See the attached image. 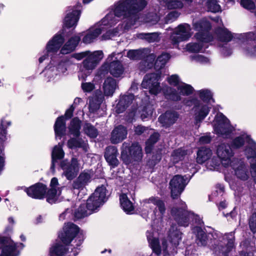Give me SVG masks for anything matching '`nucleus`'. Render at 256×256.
<instances>
[{
    "label": "nucleus",
    "instance_id": "f257e3e1",
    "mask_svg": "<svg viewBox=\"0 0 256 256\" xmlns=\"http://www.w3.org/2000/svg\"><path fill=\"white\" fill-rule=\"evenodd\" d=\"M146 0H120L114 12L116 16L126 19V26H133L138 20V13L146 6Z\"/></svg>",
    "mask_w": 256,
    "mask_h": 256
},
{
    "label": "nucleus",
    "instance_id": "f03ea898",
    "mask_svg": "<svg viewBox=\"0 0 256 256\" xmlns=\"http://www.w3.org/2000/svg\"><path fill=\"white\" fill-rule=\"evenodd\" d=\"M108 192L106 186L102 184L98 186L89 196L86 204H82L74 214L77 219H82L90 214L98 208L104 204L108 199Z\"/></svg>",
    "mask_w": 256,
    "mask_h": 256
},
{
    "label": "nucleus",
    "instance_id": "7ed1b4c3",
    "mask_svg": "<svg viewBox=\"0 0 256 256\" xmlns=\"http://www.w3.org/2000/svg\"><path fill=\"white\" fill-rule=\"evenodd\" d=\"M143 158L141 146L138 142H134L130 145L122 144L121 148L120 158L126 165H134L140 162Z\"/></svg>",
    "mask_w": 256,
    "mask_h": 256
},
{
    "label": "nucleus",
    "instance_id": "20e7f679",
    "mask_svg": "<svg viewBox=\"0 0 256 256\" xmlns=\"http://www.w3.org/2000/svg\"><path fill=\"white\" fill-rule=\"evenodd\" d=\"M58 238L66 246H68L76 238V246H80L86 238L83 230H81L78 226L72 222H68L63 227L62 230L58 234Z\"/></svg>",
    "mask_w": 256,
    "mask_h": 256
},
{
    "label": "nucleus",
    "instance_id": "39448f33",
    "mask_svg": "<svg viewBox=\"0 0 256 256\" xmlns=\"http://www.w3.org/2000/svg\"><path fill=\"white\" fill-rule=\"evenodd\" d=\"M82 5L79 2H77L76 4L74 6H70L68 8V10L71 11L68 13L64 20V24L62 32L60 34L64 36L66 28H74L80 19L82 13Z\"/></svg>",
    "mask_w": 256,
    "mask_h": 256
},
{
    "label": "nucleus",
    "instance_id": "423d86ee",
    "mask_svg": "<svg viewBox=\"0 0 256 256\" xmlns=\"http://www.w3.org/2000/svg\"><path fill=\"white\" fill-rule=\"evenodd\" d=\"M162 72H152L146 74L142 82V86L149 90L150 94L156 96L160 92V80Z\"/></svg>",
    "mask_w": 256,
    "mask_h": 256
},
{
    "label": "nucleus",
    "instance_id": "0eeeda50",
    "mask_svg": "<svg viewBox=\"0 0 256 256\" xmlns=\"http://www.w3.org/2000/svg\"><path fill=\"white\" fill-rule=\"evenodd\" d=\"M79 165L78 158L75 157H72L70 162L64 159L60 162V166L64 171L63 174L68 180H73L77 176L80 170Z\"/></svg>",
    "mask_w": 256,
    "mask_h": 256
},
{
    "label": "nucleus",
    "instance_id": "6e6552de",
    "mask_svg": "<svg viewBox=\"0 0 256 256\" xmlns=\"http://www.w3.org/2000/svg\"><path fill=\"white\" fill-rule=\"evenodd\" d=\"M0 256H18L17 243L14 242L10 237L0 236Z\"/></svg>",
    "mask_w": 256,
    "mask_h": 256
},
{
    "label": "nucleus",
    "instance_id": "1a4fd4ad",
    "mask_svg": "<svg viewBox=\"0 0 256 256\" xmlns=\"http://www.w3.org/2000/svg\"><path fill=\"white\" fill-rule=\"evenodd\" d=\"M64 42V38L61 34H56L48 42L46 50V54L38 58L40 63H42L48 56V54L50 53H56L62 46Z\"/></svg>",
    "mask_w": 256,
    "mask_h": 256
},
{
    "label": "nucleus",
    "instance_id": "9d476101",
    "mask_svg": "<svg viewBox=\"0 0 256 256\" xmlns=\"http://www.w3.org/2000/svg\"><path fill=\"white\" fill-rule=\"evenodd\" d=\"M186 180L181 175L176 174L170 182L171 198L178 199L186 185Z\"/></svg>",
    "mask_w": 256,
    "mask_h": 256
},
{
    "label": "nucleus",
    "instance_id": "9b49d317",
    "mask_svg": "<svg viewBox=\"0 0 256 256\" xmlns=\"http://www.w3.org/2000/svg\"><path fill=\"white\" fill-rule=\"evenodd\" d=\"M190 25L187 24H179L174 30V34L170 38L173 44H178L181 42L188 40L191 36Z\"/></svg>",
    "mask_w": 256,
    "mask_h": 256
},
{
    "label": "nucleus",
    "instance_id": "f8f14e48",
    "mask_svg": "<svg viewBox=\"0 0 256 256\" xmlns=\"http://www.w3.org/2000/svg\"><path fill=\"white\" fill-rule=\"evenodd\" d=\"M48 190L46 184L38 182L28 188H24V192L27 195L32 198L36 200H43L44 198L45 192Z\"/></svg>",
    "mask_w": 256,
    "mask_h": 256
},
{
    "label": "nucleus",
    "instance_id": "ddd939ff",
    "mask_svg": "<svg viewBox=\"0 0 256 256\" xmlns=\"http://www.w3.org/2000/svg\"><path fill=\"white\" fill-rule=\"evenodd\" d=\"M171 214L178 225L183 226H188L190 216L194 214L182 208H172Z\"/></svg>",
    "mask_w": 256,
    "mask_h": 256
},
{
    "label": "nucleus",
    "instance_id": "4468645a",
    "mask_svg": "<svg viewBox=\"0 0 256 256\" xmlns=\"http://www.w3.org/2000/svg\"><path fill=\"white\" fill-rule=\"evenodd\" d=\"M216 154L222 164L226 167L230 163V158L233 156L234 152L229 144H222L217 147Z\"/></svg>",
    "mask_w": 256,
    "mask_h": 256
},
{
    "label": "nucleus",
    "instance_id": "2eb2a0df",
    "mask_svg": "<svg viewBox=\"0 0 256 256\" xmlns=\"http://www.w3.org/2000/svg\"><path fill=\"white\" fill-rule=\"evenodd\" d=\"M103 57L104 54L102 50H96L90 52L83 61L84 68L86 70H94Z\"/></svg>",
    "mask_w": 256,
    "mask_h": 256
},
{
    "label": "nucleus",
    "instance_id": "dca6fc26",
    "mask_svg": "<svg viewBox=\"0 0 256 256\" xmlns=\"http://www.w3.org/2000/svg\"><path fill=\"white\" fill-rule=\"evenodd\" d=\"M179 117V114L176 111L167 110L158 118L159 122L166 128L174 124Z\"/></svg>",
    "mask_w": 256,
    "mask_h": 256
},
{
    "label": "nucleus",
    "instance_id": "f3484780",
    "mask_svg": "<svg viewBox=\"0 0 256 256\" xmlns=\"http://www.w3.org/2000/svg\"><path fill=\"white\" fill-rule=\"evenodd\" d=\"M217 122L218 126L214 128L217 134L228 136L232 133V130L230 126V121L224 115L221 114Z\"/></svg>",
    "mask_w": 256,
    "mask_h": 256
},
{
    "label": "nucleus",
    "instance_id": "a211bd4d",
    "mask_svg": "<svg viewBox=\"0 0 256 256\" xmlns=\"http://www.w3.org/2000/svg\"><path fill=\"white\" fill-rule=\"evenodd\" d=\"M81 40L80 36L74 35L70 37L67 42L61 46L60 54H66L74 52Z\"/></svg>",
    "mask_w": 256,
    "mask_h": 256
},
{
    "label": "nucleus",
    "instance_id": "6ab92c4d",
    "mask_svg": "<svg viewBox=\"0 0 256 256\" xmlns=\"http://www.w3.org/2000/svg\"><path fill=\"white\" fill-rule=\"evenodd\" d=\"M91 176L85 170L81 172L78 177L73 181L72 188L74 190H82L90 182Z\"/></svg>",
    "mask_w": 256,
    "mask_h": 256
},
{
    "label": "nucleus",
    "instance_id": "aec40b11",
    "mask_svg": "<svg viewBox=\"0 0 256 256\" xmlns=\"http://www.w3.org/2000/svg\"><path fill=\"white\" fill-rule=\"evenodd\" d=\"M128 131L126 128L120 124L115 127L111 133L110 142L113 144L122 142L126 138Z\"/></svg>",
    "mask_w": 256,
    "mask_h": 256
},
{
    "label": "nucleus",
    "instance_id": "412c9836",
    "mask_svg": "<svg viewBox=\"0 0 256 256\" xmlns=\"http://www.w3.org/2000/svg\"><path fill=\"white\" fill-rule=\"evenodd\" d=\"M134 96L132 94L120 95L118 103L116 106V112L117 114L124 112L132 104L134 100Z\"/></svg>",
    "mask_w": 256,
    "mask_h": 256
},
{
    "label": "nucleus",
    "instance_id": "4be33fe9",
    "mask_svg": "<svg viewBox=\"0 0 256 256\" xmlns=\"http://www.w3.org/2000/svg\"><path fill=\"white\" fill-rule=\"evenodd\" d=\"M118 154V149L114 146H108L106 148L104 157L109 165L116 167L118 166L119 162L116 158Z\"/></svg>",
    "mask_w": 256,
    "mask_h": 256
},
{
    "label": "nucleus",
    "instance_id": "5701e85b",
    "mask_svg": "<svg viewBox=\"0 0 256 256\" xmlns=\"http://www.w3.org/2000/svg\"><path fill=\"white\" fill-rule=\"evenodd\" d=\"M56 137L61 139L66 135V120L63 115L58 117L54 126Z\"/></svg>",
    "mask_w": 256,
    "mask_h": 256
},
{
    "label": "nucleus",
    "instance_id": "b1692460",
    "mask_svg": "<svg viewBox=\"0 0 256 256\" xmlns=\"http://www.w3.org/2000/svg\"><path fill=\"white\" fill-rule=\"evenodd\" d=\"M245 154L248 160L252 159L250 162L252 174L256 184V144L252 146H247L245 149Z\"/></svg>",
    "mask_w": 256,
    "mask_h": 256
},
{
    "label": "nucleus",
    "instance_id": "393cba45",
    "mask_svg": "<svg viewBox=\"0 0 256 256\" xmlns=\"http://www.w3.org/2000/svg\"><path fill=\"white\" fill-rule=\"evenodd\" d=\"M120 202L123 210L128 214H134V206L126 194L122 193L120 196Z\"/></svg>",
    "mask_w": 256,
    "mask_h": 256
},
{
    "label": "nucleus",
    "instance_id": "a878e982",
    "mask_svg": "<svg viewBox=\"0 0 256 256\" xmlns=\"http://www.w3.org/2000/svg\"><path fill=\"white\" fill-rule=\"evenodd\" d=\"M170 58V56L169 54L163 52L157 58L154 64L153 63L150 64V68L154 66L156 72H162V69L165 66L166 64L168 62Z\"/></svg>",
    "mask_w": 256,
    "mask_h": 256
},
{
    "label": "nucleus",
    "instance_id": "bb28decb",
    "mask_svg": "<svg viewBox=\"0 0 256 256\" xmlns=\"http://www.w3.org/2000/svg\"><path fill=\"white\" fill-rule=\"evenodd\" d=\"M82 122V120L77 116L74 117L70 120L68 126L69 133L75 138H79L80 136Z\"/></svg>",
    "mask_w": 256,
    "mask_h": 256
},
{
    "label": "nucleus",
    "instance_id": "cd10ccee",
    "mask_svg": "<svg viewBox=\"0 0 256 256\" xmlns=\"http://www.w3.org/2000/svg\"><path fill=\"white\" fill-rule=\"evenodd\" d=\"M110 74L116 78H118L121 76L124 72V68L122 62L118 60H114L108 64Z\"/></svg>",
    "mask_w": 256,
    "mask_h": 256
},
{
    "label": "nucleus",
    "instance_id": "c85d7f7f",
    "mask_svg": "<svg viewBox=\"0 0 256 256\" xmlns=\"http://www.w3.org/2000/svg\"><path fill=\"white\" fill-rule=\"evenodd\" d=\"M218 40L221 42H228L234 38L232 33L225 28L218 27L216 30Z\"/></svg>",
    "mask_w": 256,
    "mask_h": 256
},
{
    "label": "nucleus",
    "instance_id": "c756f323",
    "mask_svg": "<svg viewBox=\"0 0 256 256\" xmlns=\"http://www.w3.org/2000/svg\"><path fill=\"white\" fill-rule=\"evenodd\" d=\"M67 246L57 242L52 246L49 250L50 256H64L68 250Z\"/></svg>",
    "mask_w": 256,
    "mask_h": 256
},
{
    "label": "nucleus",
    "instance_id": "7c9ffc66",
    "mask_svg": "<svg viewBox=\"0 0 256 256\" xmlns=\"http://www.w3.org/2000/svg\"><path fill=\"white\" fill-rule=\"evenodd\" d=\"M116 86V80L112 77H108L103 84L104 93L106 96H110L114 93Z\"/></svg>",
    "mask_w": 256,
    "mask_h": 256
},
{
    "label": "nucleus",
    "instance_id": "2f4dec72",
    "mask_svg": "<svg viewBox=\"0 0 256 256\" xmlns=\"http://www.w3.org/2000/svg\"><path fill=\"white\" fill-rule=\"evenodd\" d=\"M212 154V152L210 148L205 146L201 147L197 152V162L200 164H204L210 158Z\"/></svg>",
    "mask_w": 256,
    "mask_h": 256
},
{
    "label": "nucleus",
    "instance_id": "473e14b6",
    "mask_svg": "<svg viewBox=\"0 0 256 256\" xmlns=\"http://www.w3.org/2000/svg\"><path fill=\"white\" fill-rule=\"evenodd\" d=\"M192 26L194 29L198 32L210 31L212 28L210 22L206 18H202L196 22L193 21Z\"/></svg>",
    "mask_w": 256,
    "mask_h": 256
},
{
    "label": "nucleus",
    "instance_id": "72a5a7b5",
    "mask_svg": "<svg viewBox=\"0 0 256 256\" xmlns=\"http://www.w3.org/2000/svg\"><path fill=\"white\" fill-rule=\"evenodd\" d=\"M164 97L168 100L178 102L181 100V96L177 90L173 88L168 86L164 92Z\"/></svg>",
    "mask_w": 256,
    "mask_h": 256
},
{
    "label": "nucleus",
    "instance_id": "f704fd0d",
    "mask_svg": "<svg viewBox=\"0 0 256 256\" xmlns=\"http://www.w3.org/2000/svg\"><path fill=\"white\" fill-rule=\"evenodd\" d=\"M245 138L247 140L248 142H250V141L253 142V140L251 138L250 136L246 135L244 138V135H240L236 137L232 140L230 145V146L231 148L234 149H238L244 144Z\"/></svg>",
    "mask_w": 256,
    "mask_h": 256
},
{
    "label": "nucleus",
    "instance_id": "c9c22d12",
    "mask_svg": "<svg viewBox=\"0 0 256 256\" xmlns=\"http://www.w3.org/2000/svg\"><path fill=\"white\" fill-rule=\"evenodd\" d=\"M199 110L196 113L195 120L196 122H202L209 114L210 107L207 104L200 105Z\"/></svg>",
    "mask_w": 256,
    "mask_h": 256
},
{
    "label": "nucleus",
    "instance_id": "e433bc0d",
    "mask_svg": "<svg viewBox=\"0 0 256 256\" xmlns=\"http://www.w3.org/2000/svg\"><path fill=\"white\" fill-rule=\"evenodd\" d=\"M226 243L225 248H223L224 250H221L220 252L224 253L225 256H228V254L234 247L235 238L234 234H232L226 235Z\"/></svg>",
    "mask_w": 256,
    "mask_h": 256
},
{
    "label": "nucleus",
    "instance_id": "4c0bfd02",
    "mask_svg": "<svg viewBox=\"0 0 256 256\" xmlns=\"http://www.w3.org/2000/svg\"><path fill=\"white\" fill-rule=\"evenodd\" d=\"M102 33L100 28H96L92 31L87 33L82 38V41L84 44H88L92 42L93 40L98 38Z\"/></svg>",
    "mask_w": 256,
    "mask_h": 256
},
{
    "label": "nucleus",
    "instance_id": "58836bf2",
    "mask_svg": "<svg viewBox=\"0 0 256 256\" xmlns=\"http://www.w3.org/2000/svg\"><path fill=\"white\" fill-rule=\"evenodd\" d=\"M84 132L91 138H96L98 136V130L90 123L85 122L83 126Z\"/></svg>",
    "mask_w": 256,
    "mask_h": 256
},
{
    "label": "nucleus",
    "instance_id": "ea45409f",
    "mask_svg": "<svg viewBox=\"0 0 256 256\" xmlns=\"http://www.w3.org/2000/svg\"><path fill=\"white\" fill-rule=\"evenodd\" d=\"M195 36L200 42L204 43L211 42L214 40V37L210 31L198 32Z\"/></svg>",
    "mask_w": 256,
    "mask_h": 256
},
{
    "label": "nucleus",
    "instance_id": "a19ab883",
    "mask_svg": "<svg viewBox=\"0 0 256 256\" xmlns=\"http://www.w3.org/2000/svg\"><path fill=\"white\" fill-rule=\"evenodd\" d=\"M57 192L56 188H48L44 194V198H46V202L50 204L56 203L58 200Z\"/></svg>",
    "mask_w": 256,
    "mask_h": 256
},
{
    "label": "nucleus",
    "instance_id": "79ce46f5",
    "mask_svg": "<svg viewBox=\"0 0 256 256\" xmlns=\"http://www.w3.org/2000/svg\"><path fill=\"white\" fill-rule=\"evenodd\" d=\"M177 88L180 96H188L192 94L194 91V88L191 85L186 83L178 86Z\"/></svg>",
    "mask_w": 256,
    "mask_h": 256
},
{
    "label": "nucleus",
    "instance_id": "37998d69",
    "mask_svg": "<svg viewBox=\"0 0 256 256\" xmlns=\"http://www.w3.org/2000/svg\"><path fill=\"white\" fill-rule=\"evenodd\" d=\"M148 241L152 252L158 256H160L162 254V248L158 238H153L150 241Z\"/></svg>",
    "mask_w": 256,
    "mask_h": 256
},
{
    "label": "nucleus",
    "instance_id": "c03bdc74",
    "mask_svg": "<svg viewBox=\"0 0 256 256\" xmlns=\"http://www.w3.org/2000/svg\"><path fill=\"white\" fill-rule=\"evenodd\" d=\"M236 176L242 180H246L248 178V172L244 166H239L234 170Z\"/></svg>",
    "mask_w": 256,
    "mask_h": 256
},
{
    "label": "nucleus",
    "instance_id": "a18cd8bd",
    "mask_svg": "<svg viewBox=\"0 0 256 256\" xmlns=\"http://www.w3.org/2000/svg\"><path fill=\"white\" fill-rule=\"evenodd\" d=\"M198 95L200 98L204 102H208L211 100L214 102V100L212 99V94L211 92L208 90H202L198 91Z\"/></svg>",
    "mask_w": 256,
    "mask_h": 256
},
{
    "label": "nucleus",
    "instance_id": "49530a36",
    "mask_svg": "<svg viewBox=\"0 0 256 256\" xmlns=\"http://www.w3.org/2000/svg\"><path fill=\"white\" fill-rule=\"evenodd\" d=\"M64 156V152L60 146H54L52 153V159L54 160H62Z\"/></svg>",
    "mask_w": 256,
    "mask_h": 256
},
{
    "label": "nucleus",
    "instance_id": "de8ad7c7",
    "mask_svg": "<svg viewBox=\"0 0 256 256\" xmlns=\"http://www.w3.org/2000/svg\"><path fill=\"white\" fill-rule=\"evenodd\" d=\"M158 35L156 32L142 33L140 34L139 38L146 40L148 42H153L158 41Z\"/></svg>",
    "mask_w": 256,
    "mask_h": 256
},
{
    "label": "nucleus",
    "instance_id": "09e8293b",
    "mask_svg": "<svg viewBox=\"0 0 256 256\" xmlns=\"http://www.w3.org/2000/svg\"><path fill=\"white\" fill-rule=\"evenodd\" d=\"M203 46L202 44L194 42L187 44L186 48L187 50L190 52L198 53L202 49Z\"/></svg>",
    "mask_w": 256,
    "mask_h": 256
},
{
    "label": "nucleus",
    "instance_id": "8fccbe9b",
    "mask_svg": "<svg viewBox=\"0 0 256 256\" xmlns=\"http://www.w3.org/2000/svg\"><path fill=\"white\" fill-rule=\"evenodd\" d=\"M240 4L243 8L251 12L256 8L255 2L252 0H240Z\"/></svg>",
    "mask_w": 256,
    "mask_h": 256
},
{
    "label": "nucleus",
    "instance_id": "3c124183",
    "mask_svg": "<svg viewBox=\"0 0 256 256\" xmlns=\"http://www.w3.org/2000/svg\"><path fill=\"white\" fill-rule=\"evenodd\" d=\"M183 103L186 106H194L196 109L199 108L200 105V102L196 98H192L190 99L184 98L183 100Z\"/></svg>",
    "mask_w": 256,
    "mask_h": 256
},
{
    "label": "nucleus",
    "instance_id": "603ef678",
    "mask_svg": "<svg viewBox=\"0 0 256 256\" xmlns=\"http://www.w3.org/2000/svg\"><path fill=\"white\" fill-rule=\"evenodd\" d=\"M208 8L210 12L216 13L221 11V7L216 0H208Z\"/></svg>",
    "mask_w": 256,
    "mask_h": 256
},
{
    "label": "nucleus",
    "instance_id": "864d4df0",
    "mask_svg": "<svg viewBox=\"0 0 256 256\" xmlns=\"http://www.w3.org/2000/svg\"><path fill=\"white\" fill-rule=\"evenodd\" d=\"M76 138H70L68 141V148L73 149L82 147L81 142Z\"/></svg>",
    "mask_w": 256,
    "mask_h": 256
},
{
    "label": "nucleus",
    "instance_id": "5fc2aeb1",
    "mask_svg": "<svg viewBox=\"0 0 256 256\" xmlns=\"http://www.w3.org/2000/svg\"><path fill=\"white\" fill-rule=\"evenodd\" d=\"M141 54V52L138 50H130L127 52V56L130 60H138Z\"/></svg>",
    "mask_w": 256,
    "mask_h": 256
},
{
    "label": "nucleus",
    "instance_id": "6e6d98bb",
    "mask_svg": "<svg viewBox=\"0 0 256 256\" xmlns=\"http://www.w3.org/2000/svg\"><path fill=\"white\" fill-rule=\"evenodd\" d=\"M250 230L254 233H256V212L252 214L249 219L248 222Z\"/></svg>",
    "mask_w": 256,
    "mask_h": 256
},
{
    "label": "nucleus",
    "instance_id": "4d7b16f0",
    "mask_svg": "<svg viewBox=\"0 0 256 256\" xmlns=\"http://www.w3.org/2000/svg\"><path fill=\"white\" fill-rule=\"evenodd\" d=\"M68 65V60H62L56 66V70L60 72L64 73L67 70V67Z\"/></svg>",
    "mask_w": 256,
    "mask_h": 256
},
{
    "label": "nucleus",
    "instance_id": "13d9d810",
    "mask_svg": "<svg viewBox=\"0 0 256 256\" xmlns=\"http://www.w3.org/2000/svg\"><path fill=\"white\" fill-rule=\"evenodd\" d=\"M152 114V111L151 110V108L148 106H144L142 110L140 116L142 120H144L151 116Z\"/></svg>",
    "mask_w": 256,
    "mask_h": 256
},
{
    "label": "nucleus",
    "instance_id": "bf43d9fd",
    "mask_svg": "<svg viewBox=\"0 0 256 256\" xmlns=\"http://www.w3.org/2000/svg\"><path fill=\"white\" fill-rule=\"evenodd\" d=\"M160 134L158 132H154L150 136L146 142L154 146L160 140Z\"/></svg>",
    "mask_w": 256,
    "mask_h": 256
},
{
    "label": "nucleus",
    "instance_id": "052dcab7",
    "mask_svg": "<svg viewBox=\"0 0 256 256\" xmlns=\"http://www.w3.org/2000/svg\"><path fill=\"white\" fill-rule=\"evenodd\" d=\"M198 243L200 242L202 246H206L207 244V236L204 231L198 232L197 235Z\"/></svg>",
    "mask_w": 256,
    "mask_h": 256
},
{
    "label": "nucleus",
    "instance_id": "680f3d73",
    "mask_svg": "<svg viewBox=\"0 0 256 256\" xmlns=\"http://www.w3.org/2000/svg\"><path fill=\"white\" fill-rule=\"evenodd\" d=\"M168 82L170 85L178 86L179 84V78L177 74H172L168 78Z\"/></svg>",
    "mask_w": 256,
    "mask_h": 256
},
{
    "label": "nucleus",
    "instance_id": "e2e57ef3",
    "mask_svg": "<svg viewBox=\"0 0 256 256\" xmlns=\"http://www.w3.org/2000/svg\"><path fill=\"white\" fill-rule=\"evenodd\" d=\"M82 88L84 92H90L94 88V85L91 82H84L82 84Z\"/></svg>",
    "mask_w": 256,
    "mask_h": 256
},
{
    "label": "nucleus",
    "instance_id": "0e129e2a",
    "mask_svg": "<svg viewBox=\"0 0 256 256\" xmlns=\"http://www.w3.org/2000/svg\"><path fill=\"white\" fill-rule=\"evenodd\" d=\"M155 205L158 208V210L162 214H164L166 212V206L165 204L164 201L160 199H158L157 200V202H156Z\"/></svg>",
    "mask_w": 256,
    "mask_h": 256
},
{
    "label": "nucleus",
    "instance_id": "69168bd1",
    "mask_svg": "<svg viewBox=\"0 0 256 256\" xmlns=\"http://www.w3.org/2000/svg\"><path fill=\"white\" fill-rule=\"evenodd\" d=\"M245 40L246 42H254L256 43V32H250L245 33Z\"/></svg>",
    "mask_w": 256,
    "mask_h": 256
},
{
    "label": "nucleus",
    "instance_id": "338daca9",
    "mask_svg": "<svg viewBox=\"0 0 256 256\" xmlns=\"http://www.w3.org/2000/svg\"><path fill=\"white\" fill-rule=\"evenodd\" d=\"M90 52H91L88 50L80 53H75L72 54V56L77 60H81L84 58H86Z\"/></svg>",
    "mask_w": 256,
    "mask_h": 256
},
{
    "label": "nucleus",
    "instance_id": "774afa93",
    "mask_svg": "<svg viewBox=\"0 0 256 256\" xmlns=\"http://www.w3.org/2000/svg\"><path fill=\"white\" fill-rule=\"evenodd\" d=\"M74 108H75L73 104H72L66 110L64 115H63L66 118V120H69L72 117Z\"/></svg>",
    "mask_w": 256,
    "mask_h": 256
}]
</instances>
